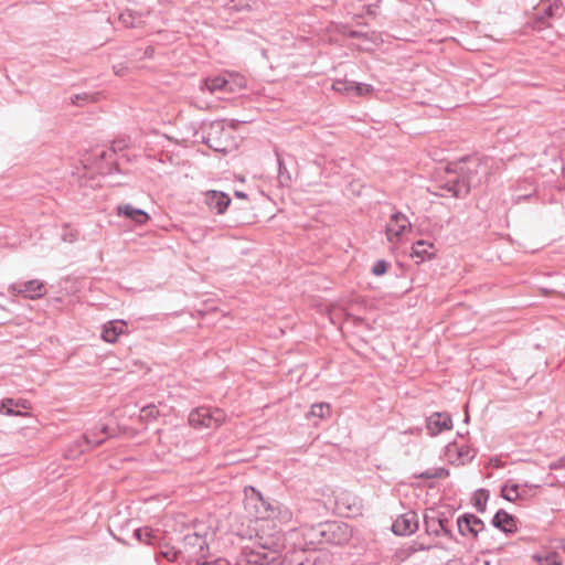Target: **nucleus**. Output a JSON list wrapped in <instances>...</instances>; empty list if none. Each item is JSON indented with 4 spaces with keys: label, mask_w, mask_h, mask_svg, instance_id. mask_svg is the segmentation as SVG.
Wrapping results in <instances>:
<instances>
[{
    "label": "nucleus",
    "mask_w": 565,
    "mask_h": 565,
    "mask_svg": "<svg viewBox=\"0 0 565 565\" xmlns=\"http://www.w3.org/2000/svg\"><path fill=\"white\" fill-rule=\"evenodd\" d=\"M286 537L280 531L273 534L257 533L255 540L242 547L239 562L250 565H281Z\"/></svg>",
    "instance_id": "obj_1"
},
{
    "label": "nucleus",
    "mask_w": 565,
    "mask_h": 565,
    "mask_svg": "<svg viewBox=\"0 0 565 565\" xmlns=\"http://www.w3.org/2000/svg\"><path fill=\"white\" fill-rule=\"evenodd\" d=\"M311 542L317 539L318 543L342 545L352 536L351 527L344 522H327L319 524L311 530Z\"/></svg>",
    "instance_id": "obj_2"
},
{
    "label": "nucleus",
    "mask_w": 565,
    "mask_h": 565,
    "mask_svg": "<svg viewBox=\"0 0 565 565\" xmlns=\"http://www.w3.org/2000/svg\"><path fill=\"white\" fill-rule=\"evenodd\" d=\"M473 168H481V164L476 160H469L468 162H463L458 169L462 175V178L455 177L449 179L444 189L452 194L455 198H462L469 193L470 188L475 186L479 183V180H475L472 175Z\"/></svg>",
    "instance_id": "obj_3"
},
{
    "label": "nucleus",
    "mask_w": 565,
    "mask_h": 565,
    "mask_svg": "<svg viewBox=\"0 0 565 565\" xmlns=\"http://www.w3.org/2000/svg\"><path fill=\"white\" fill-rule=\"evenodd\" d=\"M180 550L182 559L189 564L200 563L209 554L206 537L195 532L189 533L182 539Z\"/></svg>",
    "instance_id": "obj_4"
},
{
    "label": "nucleus",
    "mask_w": 565,
    "mask_h": 565,
    "mask_svg": "<svg viewBox=\"0 0 565 565\" xmlns=\"http://www.w3.org/2000/svg\"><path fill=\"white\" fill-rule=\"evenodd\" d=\"M253 497L248 498V502L255 501L256 518L257 519H273L281 522H287L291 518V513L277 502H269L265 500L259 492L252 488Z\"/></svg>",
    "instance_id": "obj_5"
},
{
    "label": "nucleus",
    "mask_w": 565,
    "mask_h": 565,
    "mask_svg": "<svg viewBox=\"0 0 565 565\" xmlns=\"http://www.w3.org/2000/svg\"><path fill=\"white\" fill-rule=\"evenodd\" d=\"M225 413L220 408L199 407L189 415L192 427L216 428L225 420Z\"/></svg>",
    "instance_id": "obj_6"
},
{
    "label": "nucleus",
    "mask_w": 565,
    "mask_h": 565,
    "mask_svg": "<svg viewBox=\"0 0 565 565\" xmlns=\"http://www.w3.org/2000/svg\"><path fill=\"white\" fill-rule=\"evenodd\" d=\"M458 531L462 536H469L473 540H478L479 535L486 539L488 529L483 521L475 514L466 513L460 515L457 520Z\"/></svg>",
    "instance_id": "obj_7"
},
{
    "label": "nucleus",
    "mask_w": 565,
    "mask_h": 565,
    "mask_svg": "<svg viewBox=\"0 0 565 565\" xmlns=\"http://www.w3.org/2000/svg\"><path fill=\"white\" fill-rule=\"evenodd\" d=\"M9 292L13 296H22L25 299L36 300L46 294V286L39 279H31L24 282H15L9 286Z\"/></svg>",
    "instance_id": "obj_8"
},
{
    "label": "nucleus",
    "mask_w": 565,
    "mask_h": 565,
    "mask_svg": "<svg viewBox=\"0 0 565 565\" xmlns=\"http://www.w3.org/2000/svg\"><path fill=\"white\" fill-rule=\"evenodd\" d=\"M411 228V222L407 216L401 212H395L391 215L385 234L390 244L396 245L401 242L404 233Z\"/></svg>",
    "instance_id": "obj_9"
},
{
    "label": "nucleus",
    "mask_w": 565,
    "mask_h": 565,
    "mask_svg": "<svg viewBox=\"0 0 565 565\" xmlns=\"http://www.w3.org/2000/svg\"><path fill=\"white\" fill-rule=\"evenodd\" d=\"M419 527V518L415 511H407L401 514L392 524V531L396 535L407 536L415 533Z\"/></svg>",
    "instance_id": "obj_10"
},
{
    "label": "nucleus",
    "mask_w": 565,
    "mask_h": 565,
    "mask_svg": "<svg viewBox=\"0 0 565 565\" xmlns=\"http://www.w3.org/2000/svg\"><path fill=\"white\" fill-rule=\"evenodd\" d=\"M533 17L535 20V26L541 29L546 24L547 19L554 17L559 10V0H541L536 6L533 7Z\"/></svg>",
    "instance_id": "obj_11"
},
{
    "label": "nucleus",
    "mask_w": 565,
    "mask_h": 565,
    "mask_svg": "<svg viewBox=\"0 0 565 565\" xmlns=\"http://www.w3.org/2000/svg\"><path fill=\"white\" fill-rule=\"evenodd\" d=\"M426 428L428 434L433 437L445 430H450L452 428L451 417L447 413H433L426 419Z\"/></svg>",
    "instance_id": "obj_12"
},
{
    "label": "nucleus",
    "mask_w": 565,
    "mask_h": 565,
    "mask_svg": "<svg viewBox=\"0 0 565 565\" xmlns=\"http://www.w3.org/2000/svg\"><path fill=\"white\" fill-rule=\"evenodd\" d=\"M205 203L211 211L223 214L231 203L230 196L220 191L211 190L205 193Z\"/></svg>",
    "instance_id": "obj_13"
},
{
    "label": "nucleus",
    "mask_w": 565,
    "mask_h": 565,
    "mask_svg": "<svg viewBox=\"0 0 565 565\" xmlns=\"http://www.w3.org/2000/svg\"><path fill=\"white\" fill-rule=\"evenodd\" d=\"M118 216H125L136 224H146L149 220V215L141 209L134 207L130 204H120L116 209Z\"/></svg>",
    "instance_id": "obj_14"
},
{
    "label": "nucleus",
    "mask_w": 565,
    "mask_h": 565,
    "mask_svg": "<svg viewBox=\"0 0 565 565\" xmlns=\"http://www.w3.org/2000/svg\"><path fill=\"white\" fill-rule=\"evenodd\" d=\"M424 522H425L426 532L429 535H435V536L443 535V536H446V537H449V539L452 537L451 530H449L447 527V525H440V515L426 514L425 518H424Z\"/></svg>",
    "instance_id": "obj_15"
},
{
    "label": "nucleus",
    "mask_w": 565,
    "mask_h": 565,
    "mask_svg": "<svg viewBox=\"0 0 565 565\" xmlns=\"http://www.w3.org/2000/svg\"><path fill=\"white\" fill-rule=\"evenodd\" d=\"M335 505L340 513L355 512L359 509V499L350 492L340 491L335 495Z\"/></svg>",
    "instance_id": "obj_16"
},
{
    "label": "nucleus",
    "mask_w": 565,
    "mask_h": 565,
    "mask_svg": "<svg viewBox=\"0 0 565 565\" xmlns=\"http://www.w3.org/2000/svg\"><path fill=\"white\" fill-rule=\"evenodd\" d=\"M492 525L505 533H512L516 530V521L514 516L504 510H499L494 514L492 519Z\"/></svg>",
    "instance_id": "obj_17"
},
{
    "label": "nucleus",
    "mask_w": 565,
    "mask_h": 565,
    "mask_svg": "<svg viewBox=\"0 0 565 565\" xmlns=\"http://www.w3.org/2000/svg\"><path fill=\"white\" fill-rule=\"evenodd\" d=\"M126 323L124 321H110L104 326L102 338L108 343H114L124 333Z\"/></svg>",
    "instance_id": "obj_18"
},
{
    "label": "nucleus",
    "mask_w": 565,
    "mask_h": 565,
    "mask_svg": "<svg viewBox=\"0 0 565 565\" xmlns=\"http://www.w3.org/2000/svg\"><path fill=\"white\" fill-rule=\"evenodd\" d=\"M201 90H209L211 94L213 93H226V76L225 73L222 75H217L214 77H207L202 81L200 85Z\"/></svg>",
    "instance_id": "obj_19"
},
{
    "label": "nucleus",
    "mask_w": 565,
    "mask_h": 565,
    "mask_svg": "<svg viewBox=\"0 0 565 565\" xmlns=\"http://www.w3.org/2000/svg\"><path fill=\"white\" fill-rule=\"evenodd\" d=\"M434 244L426 241H417L412 247L411 256L417 259V263L423 262L425 258H431L434 253L430 249Z\"/></svg>",
    "instance_id": "obj_20"
},
{
    "label": "nucleus",
    "mask_w": 565,
    "mask_h": 565,
    "mask_svg": "<svg viewBox=\"0 0 565 565\" xmlns=\"http://www.w3.org/2000/svg\"><path fill=\"white\" fill-rule=\"evenodd\" d=\"M226 76V93H237L246 87V79L244 76L236 73H225Z\"/></svg>",
    "instance_id": "obj_21"
},
{
    "label": "nucleus",
    "mask_w": 565,
    "mask_h": 565,
    "mask_svg": "<svg viewBox=\"0 0 565 565\" xmlns=\"http://www.w3.org/2000/svg\"><path fill=\"white\" fill-rule=\"evenodd\" d=\"M105 438H98L95 433L86 434L81 440L76 441L78 452L83 454L93 447L99 446L104 443Z\"/></svg>",
    "instance_id": "obj_22"
},
{
    "label": "nucleus",
    "mask_w": 565,
    "mask_h": 565,
    "mask_svg": "<svg viewBox=\"0 0 565 565\" xmlns=\"http://www.w3.org/2000/svg\"><path fill=\"white\" fill-rule=\"evenodd\" d=\"M119 20L126 28H139L143 22L142 14L131 10L120 13Z\"/></svg>",
    "instance_id": "obj_23"
},
{
    "label": "nucleus",
    "mask_w": 565,
    "mask_h": 565,
    "mask_svg": "<svg viewBox=\"0 0 565 565\" xmlns=\"http://www.w3.org/2000/svg\"><path fill=\"white\" fill-rule=\"evenodd\" d=\"M134 536L140 542L145 544H152L153 540L157 537V533L148 526L139 527L134 531Z\"/></svg>",
    "instance_id": "obj_24"
},
{
    "label": "nucleus",
    "mask_w": 565,
    "mask_h": 565,
    "mask_svg": "<svg viewBox=\"0 0 565 565\" xmlns=\"http://www.w3.org/2000/svg\"><path fill=\"white\" fill-rule=\"evenodd\" d=\"M520 489H521V484H516V483L504 484L501 489V495L505 500L513 502L516 499L522 498V493H521Z\"/></svg>",
    "instance_id": "obj_25"
},
{
    "label": "nucleus",
    "mask_w": 565,
    "mask_h": 565,
    "mask_svg": "<svg viewBox=\"0 0 565 565\" xmlns=\"http://www.w3.org/2000/svg\"><path fill=\"white\" fill-rule=\"evenodd\" d=\"M354 84H355V82H350L347 79H337L332 84V89L340 94L353 95L354 94Z\"/></svg>",
    "instance_id": "obj_26"
},
{
    "label": "nucleus",
    "mask_w": 565,
    "mask_h": 565,
    "mask_svg": "<svg viewBox=\"0 0 565 565\" xmlns=\"http://www.w3.org/2000/svg\"><path fill=\"white\" fill-rule=\"evenodd\" d=\"M449 476V471L446 468H430L420 472L417 477L422 479H444Z\"/></svg>",
    "instance_id": "obj_27"
},
{
    "label": "nucleus",
    "mask_w": 565,
    "mask_h": 565,
    "mask_svg": "<svg viewBox=\"0 0 565 565\" xmlns=\"http://www.w3.org/2000/svg\"><path fill=\"white\" fill-rule=\"evenodd\" d=\"M330 405L327 403L313 404L310 408L309 416L318 417L320 419L329 416Z\"/></svg>",
    "instance_id": "obj_28"
},
{
    "label": "nucleus",
    "mask_w": 565,
    "mask_h": 565,
    "mask_svg": "<svg viewBox=\"0 0 565 565\" xmlns=\"http://www.w3.org/2000/svg\"><path fill=\"white\" fill-rule=\"evenodd\" d=\"M159 416V411L156 405L150 404L141 408L140 411V419L145 422H149L156 419Z\"/></svg>",
    "instance_id": "obj_29"
},
{
    "label": "nucleus",
    "mask_w": 565,
    "mask_h": 565,
    "mask_svg": "<svg viewBox=\"0 0 565 565\" xmlns=\"http://www.w3.org/2000/svg\"><path fill=\"white\" fill-rule=\"evenodd\" d=\"M161 555L167 558L169 562H177L180 558H182L181 550L180 547H164L161 551Z\"/></svg>",
    "instance_id": "obj_30"
},
{
    "label": "nucleus",
    "mask_w": 565,
    "mask_h": 565,
    "mask_svg": "<svg viewBox=\"0 0 565 565\" xmlns=\"http://www.w3.org/2000/svg\"><path fill=\"white\" fill-rule=\"evenodd\" d=\"M95 100H96V97L88 93L76 94L71 97L72 104L76 105V106H82L84 104L92 103Z\"/></svg>",
    "instance_id": "obj_31"
},
{
    "label": "nucleus",
    "mask_w": 565,
    "mask_h": 565,
    "mask_svg": "<svg viewBox=\"0 0 565 565\" xmlns=\"http://www.w3.org/2000/svg\"><path fill=\"white\" fill-rule=\"evenodd\" d=\"M14 406H18V404L13 399H6L0 406V412L6 415H21L19 411H14Z\"/></svg>",
    "instance_id": "obj_32"
},
{
    "label": "nucleus",
    "mask_w": 565,
    "mask_h": 565,
    "mask_svg": "<svg viewBox=\"0 0 565 565\" xmlns=\"http://www.w3.org/2000/svg\"><path fill=\"white\" fill-rule=\"evenodd\" d=\"M390 264L384 259H379L372 266V274L375 276H382L387 271Z\"/></svg>",
    "instance_id": "obj_33"
},
{
    "label": "nucleus",
    "mask_w": 565,
    "mask_h": 565,
    "mask_svg": "<svg viewBox=\"0 0 565 565\" xmlns=\"http://www.w3.org/2000/svg\"><path fill=\"white\" fill-rule=\"evenodd\" d=\"M480 494L483 495V498L477 497L475 499V507H476L478 512L483 513L486 511V503H487V499H488V492L486 490H480Z\"/></svg>",
    "instance_id": "obj_34"
},
{
    "label": "nucleus",
    "mask_w": 565,
    "mask_h": 565,
    "mask_svg": "<svg viewBox=\"0 0 565 565\" xmlns=\"http://www.w3.org/2000/svg\"><path fill=\"white\" fill-rule=\"evenodd\" d=\"M373 92V87L370 84L355 83L354 84V94L356 96H363Z\"/></svg>",
    "instance_id": "obj_35"
},
{
    "label": "nucleus",
    "mask_w": 565,
    "mask_h": 565,
    "mask_svg": "<svg viewBox=\"0 0 565 565\" xmlns=\"http://www.w3.org/2000/svg\"><path fill=\"white\" fill-rule=\"evenodd\" d=\"M277 161H278V178H279L280 183L290 181V175L287 172V169L279 157H278Z\"/></svg>",
    "instance_id": "obj_36"
},
{
    "label": "nucleus",
    "mask_w": 565,
    "mask_h": 565,
    "mask_svg": "<svg viewBox=\"0 0 565 565\" xmlns=\"http://www.w3.org/2000/svg\"><path fill=\"white\" fill-rule=\"evenodd\" d=\"M550 469L555 471H563L565 469V456L551 462ZM559 477L565 480V473H561Z\"/></svg>",
    "instance_id": "obj_37"
},
{
    "label": "nucleus",
    "mask_w": 565,
    "mask_h": 565,
    "mask_svg": "<svg viewBox=\"0 0 565 565\" xmlns=\"http://www.w3.org/2000/svg\"><path fill=\"white\" fill-rule=\"evenodd\" d=\"M195 565H228V562L224 558H216V559H207V556L200 561V563H196Z\"/></svg>",
    "instance_id": "obj_38"
},
{
    "label": "nucleus",
    "mask_w": 565,
    "mask_h": 565,
    "mask_svg": "<svg viewBox=\"0 0 565 565\" xmlns=\"http://www.w3.org/2000/svg\"><path fill=\"white\" fill-rule=\"evenodd\" d=\"M545 563L546 565H562V562L559 561L557 553H550L545 557Z\"/></svg>",
    "instance_id": "obj_39"
},
{
    "label": "nucleus",
    "mask_w": 565,
    "mask_h": 565,
    "mask_svg": "<svg viewBox=\"0 0 565 565\" xmlns=\"http://www.w3.org/2000/svg\"><path fill=\"white\" fill-rule=\"evenodd\" d=\"M127 147L125 140H117V141H114L113 143V150L116 152V151H121L124 150L125 148Z\"/></svg>",
    "instance_id": "obj_40"
},
{
    "label": "nucleus",
    "mask_w": 565,
    "mask_h": 565,
    "mask_svg": "<svg viewBox=\"0 0 565 565\" xmlns=\"http://www.w3.org/2000/svg\"><path fill=\"white\" fill-rule=\"evenodd\" d=\"M490 465L495 467V468H499V467H501V461H500V459L494 458V459L490 460Z\"/></svg>",
    "instance_id": "obj_41"
},
{
    "label": "nucleus",
    "mask_w": 565,
    "mask_h": 565,
    "mask_svg": "<svg viewBox=\"0 0 565 565\" xmlns=\"http://www.w3.org/2000/svg\"><path fill=\"white\" fill-rule=\"evenodd\" d=\"M526 488H529L527 483L525 484H521V493H522V498H524L526 495Z\"/></svg>",
    "instance_id": "obj_42"
},
{
    "label": "nucleus",
    "mask_w": 565,
    "mask_h": 565,
    "mask_svg": "<svg viewBox=\"0 0 565 565\" xmlns=\"http://www.w3.org/2000/svg\"><path fill=\"white\" fill-rule=\"evenodd\" d=\"M429 548H430L429 546H425V545L420 544L417 547H414V551H426Z\"/></svg>",
    "instance_id": "obj_43"
},
{
    "label": "nucleus",
    "mask_w": 565,
    "mask_h": 565,
    "mask_svg": "<svg viewBox=\"0 0 565 565\" xmlns=\"http://www.w3.org/2000/svg\"><path fill=\"white\" fill-rule=\"evenodd\" d=\"M447 522H448L447 518H443L440 515V525H446Z\"/></svg>",
    "instance_id": "obj_44"
},
{
    "label": "nucleus",
    "mask_w": 565,
    "mask_h": 565,
    "mask_svg": "<svg viewBox=\"0 0 565 565\" xmlns=\"http://www.w3.org/2000/svg\"><path fill=\"white\" fill-rule=\"evenodd\" d=\"M100 431H102L103 434H108V428H107V426H105V425H104V426H102V427H100Z\"/></svg>",
    "instance_id": "obj_45"
},
{
    "label": "nucleus",
    "mask_w": 565,
    "mask_h": 565,
    "mask_svg": "<svg viewBox=\"0 0 565 565\" xmlns=\"http://www.w3.org/2000/svg\"><path fill=\"white\" fill-rule=\"evenodd\" d=\"M561 548L565 552V542L562 544Z\"/></svg>",
    "instance_id": "obj_46"
},
{
    "label": "nucleus",
    "mask_w": 565,
    "mask_h": 565,
    "mask_svg": "<svg viewBox=\"0 0 565 565\" xmlns=\"http://www.w3.org/2000/svg\"><path fill=\"white\" fill-rule=\"evenodd\" d=\"M115 72H116V74H120L121 70H116Z\"/></svg>",
    "instance_id": "obj_47"
},
{
    "label": "nucleus",
    "mask_w": 565,
    "mask_h": 565,
    "mask_svg": "<svg viewBox=\"0 0 565 565\" xmlns=\"http://www.w3.org/2000/svg\"><path fill=\"white\" fill-rule=\"evenodd\" d=\"M115 72H116V74H120L121 70H116Z\"/></svg>",
    "instance_id": "obj_48"
},
{
    "label": "nucleus",
    "mask_w": 565,
    "mask_h": 565,
    "mask_svg": "<svg viewBox=\"0 0 565 565\" xmlns=\"http://www.w3.org/2000/svg\"><path fill=\"white\" fill-rule=\"evenodd\" d=\"M561 473H565V469L563 471H561Z\"/></svg>",
    "instance_id": "obj_49"
}]
</instances>
